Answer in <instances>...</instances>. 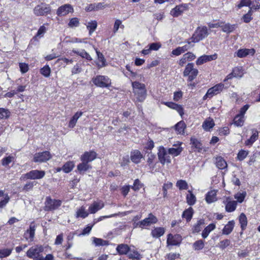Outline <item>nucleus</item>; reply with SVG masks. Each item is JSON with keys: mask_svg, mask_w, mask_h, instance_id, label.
<instances>
[{"mask_svg": "<svg viewBox=\"0 0 260 260\" xmlns=\"http://www.w3.org/2000/svg\"><path fill=\"white\" fill-rule=\"evenodd\" d=\"M224 86L223 84L219 83L209 88L206 94L204 96L203 99L206 100L208 98H211L213 96L219 93L223 90Z\"/></svg>", "mask_w": 260, "mask_h": 260, "instance_id": "obj_9", "label": "nucleus"}, {"mask_svg": "<svg viewBox=\"0 0 260 260\" xmlns=\"http://www.w3.org/2000/svg\"><path fill=\"white\" fill-rule=\"evenodd\" d=\"M164 104L168 107L176 110L181 117L184 114L183 108L182 106L173 102H167Z\"/></svg>", "mask_w": 260, "mask_h": 260, "instance_id": "obj_27", "label": "nucleus"}, {"mask_svg": "<svg viewBox=\"0 0 260 260\" xmlns=\"http://www.w3.org/2000/svg\"><path fill=\"white\" fill-rule=\"evenodd\" d=\"M157 218L152 213L148 215V217L137 223V226L143 229L146 226H149L152 224L156 223Z\"/></svg>", "mask_w": 260, "mask_h": 260, "instance_id": "obj_10", "label": "nucleus"}, {"mask_svg": "<svg viewBox=\"0 0 260 260\" xmlns=\"http://www.w3.org/2000/svg\"><path fill=\"white\" fill-rule=\"evenodd\" d=\"M239 221L242 230H245L247 224V219L246 215L243 213H242L240 215Z\"/></svg>", "mask_w": 260, "mask_h": 260, "instance_id": "obj_43", "label": "nucleus"}, {"mask_svg": "<svg viewBox=\"0 0 260 260\" xmlns=\"http://www.w3.org/2000/svg\"><path fill=\"white\" fill-rule=\"evenodd\" d=\"M44 248L42 245H35L30 247L26 252L27 257L33 260H54L52 254H48L45 257L43 255Z\"/></svg>", "mask_w": 260, "mask_h": 260, "instance_id": "obj_1", "label": "nucleus"}, {"mask_svg": "<svg viewBox=\"0 0 260 260\" xmlns=\"http://www.w3.org/2000/svg\"><path fill=\"white\" fill-rule=\"evenodd\" d=\"M235 226V222L234 220H231L228 222V223L225 225L222 231V234L223 235H229L233 230V229Z\"/></svg>", "mask_w": 260, "mask_h": 260, "instance_id": "obj_31", "label": "nucleus"}, {"mask_svg": "<svg viewBox=\"0 0 260 260\" xmlns=\"http://www.w3.org/2000/svg\"><path fill=\"white\" fill-rule=\"evenodd\" d=\"M56 62L60 63L61 65H63L64 66H65V65L68 64L69 63H72L73 60L72 59H69L65 57H62L58 58Z\"/></svg>", "mask_w": 260, "mask_h": 260, "instance_id": "obj_63", "label": "nucleus"}, {"mask_svg": "<svg viewBox=\"0 0 260 260\" xmlns=\"http://www.w3.org/2000/svg\"><path fill=\"white\" fill-rule=\"evenodd\" d=\"M217 58V54L214 53L213 55H204L199 57L196 60V64L198 66L201 65L205 62L214 60Z\"/></svg>", "mask_w": 260, "mask_h": 260, "instance_id": "obj_16", "label": "nucleus"}, {"mask_svg": "<svg viewBox=\"0 0 260 260\" xmlns=\"http://www.w3.org/2000/svg\"><path fill=\"white\" fill-rule=\"evenodd\" d=\"M93 83L97 87L109 88L111 86V80L106 76L97 75L92 79Z\"/></svg>", "mask_w": 260, "mask_h": 260, "instance_id": "obj_5", "label": "nucleus"}, {"mask_svg": "<svg viewBox=\"0 0 260 260\" xmlns=\"http://www.w3.org/2000/svg\"><path fill=\"white\" fill-rule=\"evenodd\" d=\"M208 35L207 27H198L191 37V42L193 43L199 42L205 38Z\"/></svg>", "mask_w": 260, "mask_h": 260, "instance_id": "obj_7", "label": "nucleus"}, {"mask_svg": "<svg viewBox=\"0 0 260 260\" xmlns=\"http://www.w3.org/2000/svg\"><path fill=\"white\" fill-rule=\"evenodd\" d=\"M162 146H160L159 148V151L158 152V156L159 161L156 162L154 165L151 166V168L150 169L152 172H160L161 171V168L160 167V164H162Z\"/></svg>", "mask_w": 260, "mask_h": 260, "instance_id": "obj_18", "label": "nucleus"}, {"mask_svg": "<svg viewBox=\"0 0 260 260\" xmlns=\"http://www.w3.org/2000/svg\"><path fill=\"white\" fill-rule=\"evenodd\" d=\"M246 196V191H243L242 192H238L235 194V199L237 200V202L241 203L243 202L245 197Z\"/></svg>", "mask_w": 260, "mask_h": 260, "instance_id": "obj_54", "label": "nucleus"}, {"mask_svg": "<svg viewBox=\"0 0 260 260\" xmlns=\"http://www.w3.org/2000/svg\"><path fill=\"white\" fill-rule=\"evenodd\" d=\"M62 201L59 199H52L50 196L46 197L44 210L45 211H53L61 205Z\"/></svg>", "mask_w": 260, "mask_h": 260, "instance_id": "obj_3", "label": "nucleus"}, {"mask_svg": "<svg viewBox=\"0 0 260 260\" xmlns=\"http://www.w3.org/2000/svg\"><path fill=\"white\" fill-rule=\"evenodd\" d=\"M12 249L4 248L0 249V258L9 256L12 253Z\"/></svg>", "mask_w": 260, "mask_h": 260, "instance_id": "obj_56", "label": "nucleus"}, {"mask_svg": "<svg viewBox=\"0 0 260 260\" xmlns=\"http://www.w3.org/2000/svg\"><path fill=\"white\" fill-rule=\"evenodd\" d=\"M83 115L81 111L77 112L71 118L68 124V127L70 128H74L77 122L78 119Z\"/></svg>", "mask_w": 260, "mask_h": 260, "instance_id": "obj_26", "label": "nucleus"}, {"mask_svg": "<svg viewBox=\"0 0 260 260\" xmlns=\"http://www.w3.org/2000/svg\"><path fill=\"white\" fill-rule=\"evenodd\" d=\"M182 143L177 142L176 144L173 145V148H169L168 152L173 156H178L182 151V148L181 147Z\"/></svg>", "mask_w": 260, "mask_h": 260, "instance_id": "obj_22", "label": "nucleus"}, {"mask_svg": "<svg viewBox=\"0 0 260 260\" xmlns=\"http://www.w3.org/2000/svg\"><path fill=\"white\" fill-rule=\"evenodd\" d=\"M96 54L97 55V60L96 65L98 69L105 67L107 66L106 59L103 54L97 48L95 49Z\"/></svg>", "mask_w": 260, "mask_h": 260, "instance_id": "obj_15", "label": "nucleus"}, {"mask_svg": "<svg viewBox=\"0 0 260 260\" xmlns=\"http://www.w3.org/2000/svg\"><path fill=\"white\" fill-rule=\"evenodd\" d=\"M15 159H16L15 156L12 155H9L8 156H5L1 160L2 165L6 168H10L9 165L11 162L14 163L15 162Z\"/></svg>", "mask_w": 260, "mask_h": 260, "instance_id": "obj_29", "label": "nucleus"}, {"mask_svg": "<svg viewBox=\"0 0 260 260\" xmlns=\"http://www.w3.org/2000/svg\"><path fill=\"white\" fill-rule=\"evenodd\" d=\"M244 122V117L237 115L234 119V124L237 126H242Z\"/></svg>", "mask_w": 260, "mask_h": 260, "instance_id": "obj_47", "label": "nucleus"}, {"mask_svg": "<svg viewBox=\"0 0 260 260\" xmlns=\"http://www.w3.org/2000/svg\"><path fill=\"white\" fill-rule=\"evenodd\" d=\"M130 249L129 246L126 244H119L116 247V250L119 255H127Z\"/></svg>", "mask_w": 260, "mask_h": 260, "instance_id": "obj_25", "label": "nucleus"}, {"mask_svg": "<svg viewBox=\"0 0 260 260\" xmlns=\"http://www.w3.org/2000/svg\"><path fill=\"white\" fill-rule=\"evenodd\" d=\"M192 214L193 209L191 207H189L183 212L182 217L185 218L187 221H189L192 218Z\"/></svg>", "mask_w": 260, "mask_h": 260, "instance_id": "obj_48", "label": "nucleus"}, {"mask_svg": "<svg viewBox=\"0 0 260 260\" xmlns=\"http://www.w3.org/2000/svg\"><path fill=\"white\" fill-rule=\"evenodd\" d=\"M40 72L45 77H49L51 74V69L49 65L46 64L40 69Z\"/></svg>", "mask_w": 260, "mask_h": 260, "instance_id": "obj_44", "label": "nucleus"}, {"mask_svg": "<svg viewBox=\"0 0 260 260\" xmlns=\"http://www.w3.org/2000/svg\"><path fill=\"white\" fill-rule=\"evenodd\" d=\"M182 241V237L179 234L173 235L170 234L168 236L167 240V247H169L170 246L179 245Z\"/></svg>", "mask_w": 260, "mask_h": 260, "instance_id": "obj_13", "label": "nucleus"}, {"mask_svg": "<svg viewBox=\"0 0 260 260\" xmlns=\"http://www.w3.org/2000/svg\"><path fill=\"white\" fill-rule=\"evenodd\" d=\"M204 242L202 240H199L193 244V248L194 250H199L202 249L204 247Z\"/></svg>", "mask_w": 260, "mask_h": 260, "instance_id": "obj_52", "label": "nucleus"}, {"mask_svg": "<svg viewBox=\"0 0 260 260\" xmlns=\"http://www.w3.org/2000/svg\"><path fill=\"white\" fill-rule=\"evenodd\" d=\"M184 11V8L182 6H177L173 9L171 11V14L175 17H177L181 14Z\"/></svg>", "mask_w": 260, "mask_h": 260, "instance_id": "obj_45", "label": "nucleus"}, {"mask_svg": "<svg viewBox=\"0 0 260 260\" xmlns=\"http://www.w3.org/2000/svg\"><path fill=\"white\" fill-rule=\"evenodd\" d=\"M190 144L192 147L194 149V151L201 152L203 149L202 144L200 141L194 137H191L190 139Z\"/></svg>", "mask_w": 260, "mask_h": 260, "instance_id": "obj_24", "label": "nucleus"}, {"mask_svg": "<svg viewBox=\"0 0 260 260\" xmlns=\"http://www.w3.org/2000/svg\"><path fill=\"white\" fill-rule=\"evenodd\" d=\"M131 188V187L129 185H125L121 187V194L123 197L125 198L127 196Z\"/></svg>", "mask_w": 260, "mask_h": 260, "instance_id": "obj_61", "label": "nucleus"}, {"mask_svg": "<svg viewBox=\"0 0 260 260\" xmlns=\"http://www.w3.org/2000/svg\"><path fill=\"white\" fill-rule=\"evenodd\" d=\"M75 167V162L74 161H67L62 166L63 172L66 174L69 173L72 171Z\"/></svg>", "mask_w": 260, "mask_h": 260, "instance_id": "obj_32", "label": "nucleus"}, {"mask_svg": "<svg viewBox=\"0 0 260 260\" xmlns=\"http://www.w3.org/2000/svg\"><path fill=\"white\" fill-rule=\"evenodd\" d=\"M45 24L48 25V23L44 24L39 27L37 32L32 38V40L35 41H38V38H41L44 36L47 31V28L45 26Z\"/></svg>", "mask_w": 260, "mask_h": 260, "instance_id": "obj_37", "label": "nucleus"}, {"mask_svg": "<svg viewBox=\"0 0 260 260\" xmlns=\"http://www.w3.org/2000/svg\"><path fill=\"white\" fill-rule=\"evenodd\" d=\"M204 224V220H200L198 221L197 223L194 225L192 231L193 233H199L202 229V225Z\"/></svg>", "mask_w": 260, "mask_h": 260, "instance_id": "obj_59", "label": "nucleus"}, {"mask_svg": "<svg viewBox=\"0 0 260 260\" xmlns=\"http://www.w3.org/2000/svg\"><path fill=\"white\" fill-rule=\"evenodd\" d=\"M255 52V51L254 49H239L236 52V55L239 58H243L246 57L247 56L250 55L251 56L253 55Z\"/></svg>", "mask_w": 260, "mask_h": 260, "instance_id": "obj_19", "label": "nucleus"}, {"mask_svg": "<svg viewBox=\"0 0 260 260\" xmlns=\"http://www.w3.org/2000/svg\"><path fill=\"white\" fill-rule=\"evenodd\" d=\"M154 142L152 140H149L147 142L146 146L144 148V151L146 153H148L149 151H151L154 147Z\"/></svg>", "mask_w": 260, "mask_h": 260, "instance_id": "obj_62", "label": "nucleus"}, {"mask_svg": "<svg viewBox=\"0 0 260 260\" xmlns=\"http://www.w3.org/2000/svg\"><path fill=\"white\" fill-rule=\"evenodd\" d=\"M127 257L132 260H140L142 258V255L136 249L131 250L128 252Z\"/></svg>", "mask_w": 260, "mask_h": 260, "instance_id": "obj_36", "label": "nucleus"}, {"mask_svg": "<svg viewBox=\"0 0 260 260\" xmlns=\"http://www.w3.org/2000/svg\"><path fill=\"white\" fill-rule=\"evenodd\" d=\"M36 224L34 221L31 222L29 229L27 230L24 234V237L26 240H29L30 241H33L35 235Z\"/></svg>", "mask_w": 260, "mask_h": 260, "instance_id": "obj_14", "label": "nucleus"}, {"mask_svg": "<svg viewBox=\"0 0 260 260\" xmlns=\"http://www.w3.org/2000/svg\"><path fill=\"white\" fill-rule=\"evenodd\" d=\"M237 206V201H231L227 199L226 204L225 205V210L228 212H233L236 210Z\"/></svg>", "mask_w": 260, "mask_h": 260, "instance_id": "obj_34", "label": "nucleus"}, {"mask_svg": "<svg viewBox=\"0 0 260 260\" xmlns=\"http://www.w3.org/2000/svg\"><path fill=\"white\" fill-rule=\"evenodd\" d=\"M217 200L216 191L214 190L209 191L206 195V201L207 203L211 204Z\"/></svg>", "mask_w": 260, "mask_h": 260, "instance_id": "obj_35", "label": "nucleus"}, {"mask_svg": "<svg viewBox=\"0 0 260 260\" xmlns=\"http://www.w3.org/2000/svg\"><path fill=\"white\" fill-rule=\"evenodd\" d=\"M11 116V112L7 108H0V120L7 119Z\"/></svg>", "mask_w": 260, "mask_h": 260, "instance_id": "obj_42", "label": "nucleus"}, {"mask_svg": "<svg viewBox=\"0 0 260 260\" xmlns=\"http://www.w3.org/2000/svg\"><path fill=\"white\" fill-rule=\"evenodd\" d=\"M93 242L96 246H105L108 244V241L98 238H94Z\"/></svg>", "mask_w": 260, "mask_h": 260, "instance_id": "obj_60", "label": "nucleus"}, {"mask_svg": "<svg viewBox=\"0 0 260 260\" xmlns=\"http://www.w3.org/2000/svg\"><path fill=\"white\" fill-rule=\"evenodd\" d=\"M52 158V155L49 151L37 152L34 155L32 161L36 163H42L49 160Z\"/></svg>", "mask_w": 260, "mask_h": 260, "instance_id": "obj_8", "label": "nucleus"}, {"mask_svg": "<svg viewBox=\"0 0 260 260\" xmlns=\"http://www.w3.org/2000/svg\"><path fill=\"white\" fill-rule=\"evenodd\" d=\"M258 132L257 130L255 129H252V135L249 139L245 141V144L246 146H251L253 143L258 139Z\"/></svg>", "mask_w": 260, "mask_h": 260, "instance_id": "obj_30", "label": "nucleus"}, {"mask_svg": "<svg viewBox=\"0 0 260 260\" xmlns=\"http://www.w3.org/2000/svg\"><path fill=\"white\" fill-rule=\"evenodd\" d=\"M143 185L139 179H136L134 180L133 185L131 187L135 191H138L142 187Z\"/></svg>", "mask_w": 260, "mask_h": 260, "instance_id": "obj_53", "label": "nucleus"}, {"mask_svg": "<svg viewBox=\"0 0 260 260\" xmlns=\"http://www.w3.org/2000/svg\"><path fill=\"white\" fill-rule=\"evenodd\" d=\"M89 213L85 210V208L83 207L80 208L76 212V217H81L85 218L88 216Z\"/></svg>", "mask_w": 260, "mask_h": 260, "instance_id": "obj_50", "label": "nucleus"}, {"mask_svg": "<svg viewBox=\"0 0 260 260\" xmlns=\"http://www.w3.org/2000/svg\"><path fill=\"white\" fill-rule=\"evenodd\" d=\"M215 224L214 223H210L209 224L203 231L202 233V237L204 239L206 238L209 234L215 229Z\"/></svg>", "mask_w": 260, "mask_h": 260, "instance_id": "obj_38", "label": "nucleus"}, {"mask_svg": "<svg viewBox=\"0 0 260 260\" xmlns=\"http://www.w3.org/2000/svg\"><path fill=\"white\" fill-rule=\"evenodd\" d=\"M92 166L89 164L85 162L84 161H81L77 166L76 172H78L80 175H84L85 173L88 170L91 169Z\"/></svg>", "mask_w": 260, "mask_h": 260, "instance_id": "obj_20", "label": "nucleus"}, {"mask_svg": "<svg viewBox=\"0 0 260 260\" xmlns=\"http://www.w3.org/2000/svg\"><path fill=\"white\" fill-rule=\"evenodd\" d=\"M151 235L154 238L160 237L162 235V228H157L152 230Z\"/></svg>", "mask_w": 260, "mask_h": 260, "instance_id": "obj_55", "label": "nucleus"}, {"mask_svg": "<svg viewBox=\"0 0 260 260\" xmlns=\"http://www.w3.org/2000/svg\"><path fill=\"white\" fill-rule=\"evenodd\" d=\"M188 194L186 196V202L189 205H193L196 202V198L192 192L189 190Z\"/></svg>", "mask_w": 260, "mask_h": 260, "instance_id": "obj_46", "label": "nucleus"}, {"mask_svg": "<svg viewBox=\"0 0 260 260\" xmlns=\"http://www.w3.org/2000/svg\"><path fill=\"white\" fill-rule=\"evenodd\" d=\"M98 154L93 150L85 151L80 156V159L81 161H84L87 164L93 161L97 157Z\"/></svg>", "mask_w": 260, "mask_h": 260, "instance_id": "obj_11", "label": "nucleus"}, {"mask_svg": "<svg viewBox=\"0 0 260 260\" xmlns=\"http://www.w3.org/2000/svg\"><path fill=\"white\" fill-rule=\"evenodd\" d=\"M221 27H222V30L223 32L226 33H230L235 29V25H232L230 24V23L224 24L223 23L222 24V26H221Z\"/></svg>", "mask_w": 260, "mask_h": 260, "instance_id": "obj_49", "label": "nucleus"}, {"mask_svg": "<svg viewBox=\"0 0 260 260\" xmlns=\"http://www.w3.org/2000/svg\"><path fill=\"white\" fill-rule=\"evenodd\" d=\"M176 186L180 190H186L188 188V184L186 181L183 180H178L176 183Z\"/></svg>", "mask_w": 260, "mask_h": 260, "instance_id": "obj_51", "label": "nucleus"}, {"mask_svg": "<svg viewBox=\"0 0 260 260\" xmlns=\"http://www.w3.org/2000/svg\"><path fill=\"white\" fill-rule=\"evenodd\" d=\"M143 157V155L140 151L138 149L133 150L131 151V160L135 164H139L141 162L142 158Z\"/></svg>", "mask_w": 260, "mask_h": 260, "instance_id": "obj_17", "label": "nucleus"}, {"mask_svg": "<svg viewBox=\"0 0 260 260\" xmlns=\"http://www.w3.org/2000/svg\"><path fill=\"white\" fill-rule=\"evenodd\" d=\"M45 174V171L44 170H32L24 174H23L21 177L20 179H41L44 177Z\"/></svg>", "mask_w": 260, "mask_h": 260, "instance_id": "obj_6", "label": "nucleus"}, {"mask_svg": "<svg viewBox=\"0 0 260 260\" xmlns=\"http://www.w3.org/2000/svg\"><path fill=\"white\" fill-rule=\"evenodd\" d=\"M175 130L178 134L183 135L186 125L183 121H180L175 125Z\"/></svg>", "mask_w": 260, "mask_h": 260, "instance_id": "obj_41", "label": "nucleus"}, {"mask_svg": "<svg viewBox=\"0 0 260 260\" xmlns=\"http://www.w3.org/2000/svg\"><path fill=\"white\" fill-rule=\"evenodd\" d=\"M79 19L77 17L72 18L70 19L69 22L68 23V26L70 27H78L79 25Z\"/></svg>", "mask_w": 260, "mask_h": 260, "instance_id": "obj_57", "label": "nucleus"}, {"mask_svg": "<svg viewBox=\"0 0 260 260\" xmlns=\"http://www.w3.org/2000/svg\"><path fill=\"white\" fill-rule=\"evenodd\" d=\"M190 44V42H187V43L183 46L178 47L175 49L173 50L172 53L176 56H178L181 54L188 49H190L193 46V45H191Z\"/></svg>", "mask_w": 260, "mask_h": 260, "instance_id": "obj_21", "label": "nucleus"}, {"mask_svg": "<svg viewBox=\"0 0 260 260\" xmlns=\"http://www.w3.org/2000/svg\"><path fill=\"white\" fill-rule=\"evenodd\" d=\"M72 52L80 56H81L83 58H85L87 60L91 61L92 58L91 56L89 55L88 53H87L85 50H82L81 52L78 51L77 50L73 49Z\"/></svg>", "mask_w": 260, "mask_h": 260, "instance_id": "obj_39", "label": "nucleus"}, {"mask_svg": "<svg viewBox=\"0 0 260 260\" xmlns=\"http://www.w3.org/2000/svg\"><path fill=\"white\" fill-rule=\"evenodd\" d=\"M215 163L216 167L219 169L223 170L227 167L226 161L221 156L216 157L215 158Z\"/></svg>", "mask_w": 260, "mask_h": 260, "instance_id": "obj_33", "label": "nucleus"}, {"mask_svg": "<svg viewBox=\"0 0 260 260\" xmlns=\"http://www.w3.org/2000/svg\"><path fill=\"white\" fill-rule=\"evenodd\" d=\"M98 27V22L96 20H91L88 22L86 27L89 31V35L91 36Z\"/></svg>", "mask_w": 260, "mask_h": 260, "instance_id": "obj_40", "label": "nucleus"}, {"mask_svg": "<svg viewBox=\"0 0 260 260\" xmlns=\"http://www.w3.org/2000/svg\"><path fill=\"white\" fill-rule=\"evenodd\" d=\"M104 206V204L102 201L94 202L88 208L90 213L94 214L99 210L102 209Z\"/></svg>", "mask_w": 260, "mask_h": 260, "instance_id": "obj_23", "label": "nucleus"}, {"mask_svg": "<svg viewBox=\"0 0 260 260\" xmlns=\"http://www.w3.org/2000/svg\"><path fill=\"white\" fill-rule=\"evenodd\" d=\"M34 14L36 16H46L51 13V6L45 3H42L35 7Z\"/></svg>", "mask_w": 260, "mask_h": 260, "instance_id": "obj_4", "label": "nucleus"}, {"mask_svg": "<svg viewBox=\"0 0 260 260\" xmlns=\"http://www.w3.org/2000/svg\"><path fill=\"white\" fill-rule=\"evenodd\" d=\"M74 9L73 6L69 4H64L58 8L56 14L58 16H64L70 13H73Z\"/></svg>", "mask_w": 260, "mask_h": 260, "instance_id": "obj_12", "label": "nucleus"}, {"mask_svg": "<svg viewBox=\"0 0 260 260\" xmlns=\"http://www.w3.org/2000/svg\"><path fill=\"white\" fill-rule=\"evenodd\" d=\"M215 123L213 119L210 117L207 118L202 124V127L205 131H210L214 126Z\"/></svg>", "mask_w": 260, "mask_h": 260, "instance_id": "obj_28", "label": "nucleus"}, {"mask_svg": "<svg viewBox=\"0 0 260 260\" xmlns=\"http://www.w3.org/2000/svg\"><path fill=\"white\" fill-rule=\"evenodd\" d=\"M37 183L35 181H29L27 182L23 187L22 190L27 192L30 190L32 189L35 185H36Z\"/></svg>", "mask_w": 260, "mask_h": 260, "instance_id": "obj_58", "label": "nucleus"}, {"mask_svg": "<svg viewBox=\"0 0 260 260\" xmlns=\"http://www.w3.org/2000/svg\"><path fill=\"white\" fill-rule=\"evenodd\" d=\"M132 87L133 93L137 101L140 102H143L147 95V90L145 85L138 81H134L132 82Z\"/></svg>", "mask_w": 260, "mask_h": 260, "instance_id": "obj_2", "label": "nucleus"}, {"mask_svg": "<svg viewBox=\"0 0 260 260\" xmlns=\"http://www.w3.org/2000/svg\"><path fill=\"white\" fill-rule=\"evenodd\" d=\"M19 67L20 68V72L22 74H25L27 73L29 70L28 64L25 62L19 63Z\"/></svg>", "mask_w": 260, "mask_h": 260, "instance_id": "obj_64", "label": "nucleus"}]
</instances>
